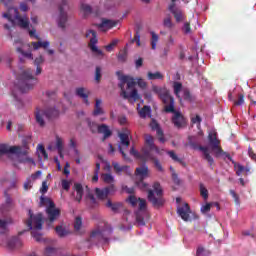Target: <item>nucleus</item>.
Segmentation results:
<instances>
[{
	"instance_id": "nucleus-1",
	"label": "nucleus",
	"mask_w": 256,
	"mask_h": 256,
	"mask_svg": "<svg viewBox=\"0 0 256 256\" xmlns=\"http://www.w3.org/2000/svg\"><path fill=\"white\" fill-rule=\"evenodd\" d=\"M119 87L121 89V95L124 99H129L130 101H138L139 92L135 89L137 83L140 89H147V82L142 78H136V81L131 76H120Z\"/></svg>"
},
{
	"instance_id": "nucleus-2",
	"label": "nucleus",
	"mask_w": 256,
	"mask_h": 256,
	"mask_svg": "<svg viewBox=\"0 0 256 256\" xmlns=\"http://www.w3.org/2000/svg\"><path fill=\"white\" fill-rule=\"evenodd\" d=\"M123 191L125 193H129V197L127 198V203L132 207H138L139 212L136 214V223L139 227H145V221H149V212L147 211V200L143 198H137V196L133 195L135 193L134 188H129L127 186H123Z\"/></svg>"
},
{
	"instance_id": "nucleus-3",
	"label": "nucleus",
	"mask_w": 256,
	"mask_h": 256,
	"mask_svg": "<svg viewBox=\"0 0 256 256\" xmlns=\"http://www.w3.org/2000/svg\"><path fill=\"white\" fill-rule=\"evenodd\" d=\"M2 17L10 23V25L4 24V28L8 31L11 27H14V25H18V27H21L22 29H27V27H29V18H27V16H20L19 10L15 7H9L7 12L2 14Z\"/></svg>"
},
{
	"instance_id": "nucleus-4",
	"label": "nucleus",
	"mask_w": 256,
	"mask_h": 256,
	"mask_svg": "<svg viewBox=\"0 0 256 256\" xmlns=\"http://www.w3.org/2000/svg\"><path fill=\"white\" fill-rule=\"evenodd\" d=\"M12 153L16 155L19 163H28V165L35 166V160L29 157V150L27 148H21L19 146H9L7 144L0 145V155H7Z\"/></svg>"
},
{
	"instance_id": "nucleus-5",
	"label": "nucleus",
	"mask_w": 256,
	"mask_h": 256,
	"mask_svg": "<svg viewBox=\"0 0 256 256\" xmlns=\"http://www.w3.org/2000/svg\"><path fill=\"white\" fill-rule=\"evenodd\" d=\"M152 91L160 97L161 101L164 103V109L166 113H171L175 109V100L172 98L171 94H169V90L167 88H161L159 86H153Z\"/></svg>"
},
{
	"instance_id": "nucleus-6",
	"label": "nucleus",
	"mask_w": 256,
	"mask_h": 256,
	"mask_svg": "<svg viewBox=\"0 0 256 256\" xmlns=\"http://www.w3.org/2000/svg\"><path fill=\"white\" fill-rule=\"evenodd\" d=\"M28 215L29 219L26 222V225L32 230V236L34 239L39 241L40 236L37 231H41V229H43V214H37L34 216L33 212L29 210Z\"/></svg>"
},
{
	"instance_id": "nucleus-7",
	"label": "nucleus",
	"mask_w": 256,
	"mask_h": 256,
	"mask_svg": "<svg viewBox=\"0 0 256 256\" xmlns=\"http://www.w3.org/2000/svg\"><path fill=\"white\" fill-rule=\"evenodd\" d=\"M135 185L142 191H147L149 189V184L145 183L143 180L151 177V172L149 171V167L146 164H142L137 167L135 170Z\"/></svg>"
},
{
	"instance_id": "nucleus-8",
	"label": "nucleus",
	"mask_w": 256,
	"mask_h": 256,
	"mask_svg": "<svg viewBox=\"0 0 256 256\" xmlns=\"http://www.w3.org/2000/svg\"><path fill=\"white\" fill-rule=\"evenodd\" d=\"M148 201H150L154 207H161V205L165 203V200H163V189L159 182H155L153 189L148 190Z\"/></svg>"
},
{
	"instance_id": "nucleus-9",
	"label": "nucleus",
	"mask_w": 256,
	"mask_h": 256,
	"mask_svg": "<svg viewBox=\"0 0 256 256\" xmlns=\"http://www.w3.org/2000/svg\"><path fill=\"white\" fill-rule=\"evenodd\" d=\"M35 83H37V78H35V75H33L30 69H27L22 73L18 89L21 93H27L29 89H33Z\"/></svg>"
},
{
	"instance_id": "nucleus-10",
	"label": "nucleus",
	"mask_w": 256,
	"mask_h": 256,
	"mask_svg": "<svg viewBox=\"0 0 256 256\" xmlns=\"http://www.w3.org/2000/svg\"><path fill=\"white\" fill-rule=\"evenodd\" d=\"M40 205L46 207V215L50 223H53L54 221H57V219H59L61 211L59 210V208L55 207V203H53L51 199L41 197Z\"/></svg>"
},
{
	"instance_id": "nucleus-11",
	"label": "nucleus",
	"mask_w": 256,
	"mask_h": 256,
	"mask_svg": "<svg viewBox=\"0 0 256 256\" xmlns=\"http://www.w3.org/2000/svg\"><path fill=\"white\" fill-rule=\"evenodd\" d=\"M85 37L89 39V47L92 53H94L95 57H99L100 59H102V57H105V53H103V50L97 47V32H95L94 30H87Z\"/></svg>"
},
{
	"instance_id": "nucleus-12",
	"label": "nucleus",
	"mask_w": 256,
	"mask_h": 256,
	"mask_svg": "<svg viewBox=\"0 0 256 256\" xmlns=\"http://www.w3.org/2000/svg\"><path fill=\"white\" fill-rule=\"evenodd\" d=\"M118 136L120 139V145L118 146V149L122 157H124V159H127V154H125V151L123 149H127L131 143V131L123 129L120 133H118Z\"/></svg>"
},
{
	"instance_id": "nucleus-13",
	"label": "nucleus",
	"mask_w": 256,
	"mask_h": 256,
	"mask_svg": "<svg viewBox=\"0 0 256 256\" xmlns=\"http://www.w3.org/2000/svg\"><path fill=\"white\" fill-rule=\"evenodd\" d=\"M208 139H209V143L212 147V151L214 152V155L216 157H223V156L227 155V153H225L223 151V149H221V142L219 141V139H217L216 132H211L208 136Z\"/></svg>"
},
{
	"instance_id": "nucleus-14",
	"label": "nucleus",
	"mask_w": 256,
	"mask_h": 256,
	"mask_svg": "<svg viewBox=\"0 0 256 256\" xmlns=\"http://www.w3.org/2000/svg\"><path fill=\"white\" fill-rule=\"evenodd\" d=\"M145 143L146 146L143 148V155L145 157V152L148 151L151 155L156 153V155H163V150H160L155 144L153 143V136L146 134L145 135Z\"/></svg>"
},
{
	"instance_id": "nucleus-15",
	"label": "nucleus",
	"mask_w": 256,
	"mask_h": 256,
	"mask_svg": "<svg viewBox=\"0 0 256 256\" xmlns=\"http://www.w3.org/2000/svg\"><path fill=\"white\" fill-rule=\"evenodd\" d=\"M54 19H56V23L58 27L61 29H65L67 26V21H69V15L67 14V10L60 8L58 13L54 15Z\"/></svg>"
},
{
	"instance_id": "nucleus-16",
	"label": "nucleus",
	"mask_w": 256,
	"mask_h": 256,
	"mask_svg": "<svg viewBox=\"0 0 256 256\" xmlns=\"http://www.w3.org/2000/svg\"><path fill=\"white\" fill-rule=\"evenodd\" d=\"M177 213L183 221H192L194 214L191 212V208H189V204H184L177 208Z\"/></svg>"
},
{
	"instance_id": "nucleus-17",
	"label": "nucleus",
	"mask_w": 256,
	"mask_h": 256,
	"mask_svg": "<svg viewBox=\"0 0 256 256\" xmlns=\"http://www.w3.org/2000/svg\"><path fill=\"white\" fill-rule=\"evenodd\" d=\"M76 97L82 99L83 103L89 107L91 103L89 102V95H91V91L85 87H77L75 89Z\"/></svg>"
},
{
	"instance_id": "nucleus-18",
	"label": "nucleus",
	"mask_w": 256,
	"mask_h": 256,
	"mask_svg": "<svg viewBox=\"0 0 256 256\" xmlns=\"http://www.w3.org/2000/svg\"><path fill=\"white\" fill-rule=\"evenodd\" d=\"M101 241H107L105 238V230L101 228H95L90 234L89 242L99 243Z\"/></svg>"
},
{
	"instance_id": "nucleus-19",
	"label": "nucleus",
	"mask_w": 256,
	"mask_h": 256,
	"mask_svg": "<svg viewBox=\"0 0 256 256\" xmlns=\"http://www.w3.org/2000/svg\"><path fill=\"white\" fill-rule=\"evenodd\" d=\"M14 45L16 47L17 53H21L22 57H26V59H33V54L31 52H25V49L31 47L29 44H23L21 40H15Z\"/></svg>"
},
{
	"instance_id": "nucleus-20",
	"label": "nucleus",
	"mask_w": 256,
	"mask_h": 256,
	"mask_svg": "<svg viewBox=\"0 0 256 256\" xmlns=\"http://www.w3.org/2000/svg\"><path fill=\"white\" fill-rule=\"evenodd\" d=\"M117 23H119L116 20H109L103 18L100 24H96V27L99 29V31H102L103 33L109 31V29H113V27H117Z\"/></svg>"
},
{
	"instance_id": "nucleus-21",
	"label": "nucleus",
	"mask_w": 256,
	"mask_h": 256,
	"mask_svg": "<svg viewBox=\"0 0 256 256\" xmlns=\"http://www.w3.org/2000/svg\"><path fill=\"white\" fill-rule=\"evenodd\" d=\"M115 191H116V189H115L114 185H111L104 189H99V188L95 189V193H96L98 199H101V200L107 199V197H109V195H113V193H115Z\"/></svg>"
},
{
	"instance_id": "nucleus-22",
	"label": "nucleus",
	"mask_w": 256,
	"mask_h": 256,
	"mask_svg": "<svg viewBox=\"0 0 256 256\" xmlns=\"http://www.w3.org/2000/svg\"><path fill=\"white\" fill-rule=\"evenodd\" d=\"M175 1L177 0H172V4L169 6V11H171L172 14L174 15L176 23H181V21L185 19V16L183 15V11H181V9L175 7Z\"/></svg>"
},
{
	"instance_id": "nucleus-23",
	"label": "nucleus",
	"mask_w": 256,
	"mask_h": 256,
	"mask_svg": "<svg viewBox=\"0 0 256 256\" xmlns=\"http://www.w3.org/2000/svg\"><path fill=\"white\" fill-rule=\"evenodd\" d=\"M143 159L144 161H153L157 171H160L161 173H163V166L161 165V162H159V159L155 157V153L150 154L149 151H146Z\"/></svg>"
},
{
	"instance_id": "nucleus-24",
	"label": "nucleus",
	"mask_w": 256,
	"mask_h": 256,
	"mask_svg": "<svg viewBox=\"0 0 256 256\" xmlns=\"http://www.w3.org/2000/svg\"><path fill=\"white\" fill-rule=\"evenodd\" d=\"M172 116V123L175 127H183L185 125V117L181 112L174 110Z\"/></svg>"
},
{
	"instance_id": "nucleus-25",
	"label": "nucleus",
	"mask_w": 256,
	"mask_h": 256,
	"mask_svg": "<svg viewBox=\"0 0 256 256\" xmlns=\"http://www.w3.org/2000/svg\"><path fill=\"white\" fill-rule=\"evenodd\" d=\"M36 122L40 127H45V119H47V112L45 110L38 109L35 113Z\"/></svg>"
},
{
	"instance_id": "nucleus-26",
	"label": "nucleus",
	"mask_w": 256,
	"mask_h": 256,
	"mask_svg": "<svg viewBox=\"0 0 256 256\" xmlns=\"http://www.w3.org/2000/svg\"><path fill=\"white\" fill-rule=\"evenodd\" d=\"M101 105H103V100L96 99L94 111L92 113L94 117H99V115H105V110H103V107Z\"/></svg>"
},
{
	"instance_id": "nucleus-27",
	"label": "nucleus",
	"mask_w": 256,
	"mask_h": 256,
	"mask_svg": "<svg viewBox=\"0 0 256 256\" xmlns=\"http://www.w3.org/2000/svg\"><path fill=\"white\" fill-rule=\"evenodd\" d=\"M199 151L203 153V157L209 163V165H213L214 160L211 154L209 153V148L205 146H200Z\"/></svg>"
},
{
	"instance_id": "nucleus-28",
	"label": "nucleus",
	"mask_w": 256,
	"mask_h": 256,
	"mask_svg": "<svg viewBox=\"0 0 256 256\" xmlns=\"http://www.w3.org/2000/svg\"><path fill=\"white\" fill-rule=\"evenodd\" d=\"M150 127H151V129H153V131L157 132V135L159 137V141H161V143H164L165 139H163V131L161 129H159V124L155 120H153L150 123Z\"/></svg>"
},
{
	"instance_id": "nucleus-29",
	"label": "nucleus",
	"mask_w": 256,
	"mask_h": 256,
	"mask_svg": "<svg viewBox=\"0 0 256 256\" xmlns=\"http://www.w3.org/2000/svg\"><path fill=\"white\" fill-rule=\"evenodd\" d=\"M100 179L107 185H113L115 183V176L111 173H102Z\"/></svg>"
},
{
	"instance_id": "nucleus-30",
	"label": "nucleus",
	"mask_w": 256,
	"mask_h": 256,
	"mask_svg": "<svg viewBox=\"0 0 256 256\" xmlns=\"http://www.w3.org/2000/svg\"><path fill=\"white\" fill-rule=\"evenodd\" d=\"M45 112H46V118L50 120L57 119V117H59L60 115V112L59 110H57V108H49Z\"/></svg>"
},
{
	"instance_id": "nucleus-31",
	"label": "nucleus",
	"mask_w": 256,
	"mask_h": 256,
	"mask_svg": "<svg viewBox=\"0 0 256 256\" xmlns=\"http://www.w3.org/2000/svg\"><path fill=\"white\" fill-rule=\"evenodd\" d=\"M55 231H56V234L58 235V237H67V235H69V233H70L69 228H67L63 225L57 226L55 228Z\"/></svg>"
},
{
	"instance_id": "nucleus-32",
	"label": "nucleus",
	"mask_w": 256,
	"mask_h": 256,
	"mask_svg": "<svg viewBox=\"0 0 256 256\" xmlns=\"http://www.w3.org/2000/svg\"><path fill=\"white\" fill-rule=\"evenodd\" d=\"M98 133H101L102 135H104V139H107L112 135L111 130L109 129V126L105 124H102L99 126Z\"/></svg>"
},
{
	"instance_id": "nucleus-33",
	"label": "nucleus",
	"mask_w": 256,
	"mask_h": 256,
	"mask_svg": "<svg viewBox=\"0 0 256 256\" xmlns=\"http://www.w3.org/2000/svg\"><path fill=\"white\" fill-rule=\"evenodd\" d=\"M112 166L114 168L115 173H123V172L129 173V166H121L117 162H113Z\"/></svg>"
},
{
	"instance_id": "nucleus-34",
	"label": "nucleus",
	"mask_w": 256,
	"mask_h": 256,
	"mask_svg": "<svg viewBox=\"0 0 256 256\" xmlns=\"http://www.w3.org/2000/svg\"><path fill=\"white\" fill-rule=\"evenodd\" d=\"M75 199L76 201H81L83 199V186L81 184H75Z\"/></svg>"
},
{
	"instance_id": "nucleus-35",
	"label": "nucleus",
	"mask_w": 256,
	"mask_h": 256,
	"mask_svg": "<svg viewBox=\"0 0 256 256\" xmlns=\"http://www.w3.org/2000/svg\"><path fill=\"white\" fill-rule=\"evenodd\" d=\"M74 229L77 233H80V231L83 229V218L80 216H77L74 220Z\"/></svg>"
},
{
	"instance_id": "nucleus-36",
	"label": "nucleus",
	"mask_w": 256,
	"mask_h": 256,
	"mask_svg": "<svg viewBox=\"0 0 256 256\" xmlns=\"http://www.w3.org/2000/svg\"><path fill=\"white\" fill-rule=\"evenodd\" d=\"M37 154L39 159H49V156L47 155V151H45V147L43 145L39 144L37 147Z\"/></svg>"
},
{
	"instance_id": "nucleus-37",
	"label": "nucleus",
	"mask_w": 256,
	"mask_h": 256,
	"mask_svg": "<svg viewBox=\"0 0 256 256\" xmlns=\"http://www.w3.org/2000/svg\"><path fill=\"white\" fill-rule=\"evenodd\" d=\"M139 115L142 119H146V117H151V107L144 106L141 110H139Z\"/></svg>"
},
{
	"instance_id": "nucleus-38",
	"label": "nucleus",
	"mask_w": 256,
	"mask_h": 256,
	"mask_svg": "<svg viewBox=\"0 0 256 256\" xmlns=\"http://www.w3.org/2000/svg\"><path fill=\"white\" fill-rule=\"evenodd\" d=\"M45 61V59L43 58V56H39L34 60V64L37 66L36 68V72L35 75H41V67H39V65L43 64Z\"/></svg>"
},
{
	"instance_id": "nucleus-39",
	"label": "nucleus",
	"mask_w": 256,
	"mask_h": 256,
	"mask_svg": "<svg viewBox=\"0 0 256 256\" xmlns=\"http://www.w3.org/2000/svg\"><path fill=\"white\" fill-rule=\"evenodd\" d=\"M213 205H219V203L217 202H211V203H206L204 205L201 206V213H203L204 215H206V213H209V211H211V207H213Z\"/></svg>"
},
{
	"instance_id": "nucleus-40",
	"label": "nucleus",
	"mask_w": 256,
	"mask_h": 256,
	"mask_svg": "<svg viewBox=\"0 0 256 256\" xmlns=\"http://www.w3.org/2000/svg\"><path fill=\"white\" fill-rule=\"evenodd\" d=\"M56 149H58L60 157H63V138L59 136H56Z\"/></svg>"
},
{
	"instance_id": "nucleus-41",
	"label": "nucleus",
	"mask_w": 256,
	"mask_h": 256,
	"mask_svg": "<svg viewBox=\"0 0 256 256\" xmlns=\"http://www.w3.org/2000/svg\"><path fill=\"white\" fill-rule=\"evenodd\" d=\"M163 26L166 29H173L175 27V24L173 23V21L171 20V16H167L164 18L163 20Z\"/></svg>"
},
{
	"instance_id": "nucleus-42",
	"label": "nucleus",
	"mask_w": 256,
	"mask_h": 256,
	"mask_svg": "<svg viewBox=\"0 0 256 256\" xmlns=\"http://www.w3.org/2000/svg\"><path fill=\"white\" fill-rule=\"evenodd\" d=\"M148 79L150 81H155V79H163V74H161V72H148Z\"/></svg>"
},
{
	"instance_id": "nucleus-43",
	"label": "nucleus",
	"mask_w": 256,
	"mask_h": 256,
	"mask_svg": "<svg viewBox=\"0 0 256 256\" xmlns=\"http://www.w3.org/2000/svg\"><path fill=\"white\" fill-rule=\"evenodd\" d=\"M22 243L21 240L17 239V238H13L9 243H8V247H10V249H17V247H21Z\"/></svg>"
},
{
	"instance_id": "nucleus-44",
	"label": "nucleus",
	"mask_w": 256,
	"mask_h": 256,
	"mask_svg": "<svg viewBox=\"0 0 256 256\" xmlns=\"http://www.w3.org/2000/svg\"><path fill=\"white\" fill-rule=\"evenodd\" d=\"M87 123H88V127L92 133H98L100 126L97 125V123L91 121L90 119L87 120Z\"/></svg>"
},
{
	"instance_id": "nucleus-45",
	"label": "nucleus",
	"mask_w": 256,
	"mask_h": 256,
	"mask_svg": "<svg viewBox=\"0 0 256 256\" xmlns=\"http://www.w3.org/2000/svg\"><path fill=\"white\" fill-rule=\"evenodd\" d=\"M55 255H57V249L51 246H48L45 248L43 256H55Z\"/></svg>"
},
{
	"instance_id": "nucleus-46",
	"label": "nucleus",
	"mask_w": 256,
	"mask_h": 256,
	"mask_svg": "<svg viewBox=\"0 0 256 256\" xmlns=\"http://www.w3.org/2000/svg\"><path fill=\"white\" fill-rule=\"evenodd\" d=\"M200 194L201 197H203L204 201H207V199H209V191L203 184H200Z\"/></svg>"
},
{
	"instance_id": "nucleus-47",
	"label": "nucleus",
	"mask_w": 256,
	"mask_h": 256,
	"mask_svg": "<svg viewBox=\"0 0 256 256\" xmlns=\"http://www.w3.org/2000/svg\"><path fill=\"white\" fill-rule=\"evenodd\" d=\"M210 252L209 250H206L203 248V246H199L196 250V256H209Z\"/></svg>"
},
{
	"instance_id": "nucleus-48",
	"label": "nucleus",
	"mask_w": 256,
	"mask_h": 256,
	"mask_svg": "<svg viewBox=\"0 0 256 256\" xmlns=\"http://www.w3.org/2000/svg\"><path fill=\"white\" fill-rule=\"evenodd\" d=\"M80 11H82L84 15H89L92 11V8L89 6V4L81 3Z\"/></svg>"
},
{
	"instance_id": "nucleus-49",
	"label": "nucleus",
	"mask_w": 256,
	"mask_h": 256,
	"mask_svg": "<svg viewBox=\"0 0 256 256\" xmlns=\"http://www.w3.org/2000/svg\"><path fill=\"white\" fill-rule=\"evenodd\" d=\"M173 89H174V94L176 95V97L179 98V94L181 93V90L183 89V85L179 82H174Z\"/></svg>"
},
{
	"instance_id": "nucleus-50",
	"label": "nucleus",
	"mask_w": 256,
	"mask_h": 256,
	"mask_svg": "<svg viewBox=\"0 0 256 256\" xmlns=\"http://www.w3.org/2000/svg\"><path fill=\"white\" fill-rule=\"evenodd\" d=\"M152 39H151V45L152 49H157V43L159 41V35L155 34V32H151Z\"/></svg>"
},
{
	"instance_id": "nucleus-51",
	"label": "nucleus",
	"mask_w": 256,
	"mask_h": 256,
	"mask_svg": "<svg viewBox=\"0 0 256 256\" xmlns=\"http://www.w3.org/2000/svg\"><path fill=\"white\" fill-rule=\"evenodd\" d=\"M234 164V168H235V171H236V175H241L242 173H245V167L241 164H237L235 162H233Z\"/></svg>"
},
{
	"instance_id": "nucleus-52",
	"label": "nucleus",
	"mask_w": 256,
	"mask_h": 256,
	"mask_svg": "<svg viewBox=\"0 0 256 256\" xmlns=\"http://www.w3.org/2000/svg\"><path fill=\"white\" fill-rule=\"evenodd\" d=\"M117 43H119V40L114 39L110 44L105 46L106 51H108V53H111V51H113V49H115V47L117 46Z\"/></svg>"
},
{
	"instance_id": "nucleus-53",
	"label": "nucleus",
	"mask_w": 256,
	"mask_h": 256,
	"mask_svg": "<svg viewBox=\"0 0 256 256\" xmlns=\"http://www.w3.org/2000/svg\"><path fill=\"white\" fill-rule=\"evenodd\" d=\"M106 207H108L112 211H118L119 207H121V204H113L111 200H108L106 203Z\"/></svg>"
},
{
	"instance_id": "nucleus-54",
	"label": "nucleus",
	"mask_w": 256,
	"mask_h": 256,
	"mask_svg": "<svg viewBox=\"0 0 256 256\" xmlns=\"http://www.w3.org/2000/svg\"><path fill=\"white\" fill-rule=\"evenodd\" d=\"M182 31L184 35H191V24L189 22H185Z\"/></svg>"
},
{
	"instance_id": "nucleus-55",
	"label": "nucleus",
	"mask_w": 256,
	"mask_h": 256,
	"mask_svg": "<svg viewBox=\"0 0 256 256\" xmlns=\"http://www.w3.org/2000/svg\"><path fill=\"white\" fill-rule=\"evenodd\" d=\"M61 185H62V189H64V191H69V189H71V181H69V180L62 179Z\"/></svg>"
},
{
	"instance_id": "nucleus-56",
	"label": "nucleus",
	"mask_w": 256,
	"mask_h": 256,
	"mask_svg": "<svg viewBox=\"0 0 256 256\" xmlns=\"http://www.w3.org/2000/svg\"><path fill=\"white\" fill-rule=\"evenodd\" d=\"M130 155H133L137 159H142V161H145V159L143 158L144 154L142 153V155H140L139 152H137L136 149L133 147L130 149Z\"/></svg>"
},
{
	"instance_id": "nucleus-57",
	"label": "nucleus",
	"mask_w": 256,
	"mask_h": 256,
	"mask_svg": "<svg viewBox=\"0 0 256 256\" xmlns=\"http://www.w3.org/2000/svg\"><path fill=\"white\" fill-rule=\"evenodd\" d=\"M167 153L169 157L175 161V163H181V158L177 157V154L174 151H168Z\"/></svg>"
},
{
	"instance_id": "nucleus-58",
	"label": "nucleus",
	"mask_w": 256,
	"mask_h": 256,
	"mask_svg": "<svg viewBox=\"0 0 256 256\" xmlns=\"http://www.w3.org/2000/svg\"><path fill=\"white\" fill-rule=\"evenodd\" d=\"M42 172L41 170H38L36 173L32 174L28 179H30V181L35 182L37 181V179H39V177H41Z\"/></svg>"
},
{
	"instance_id": "nucleus-59",
	"label": "nucleus",
	"mask_w": 256,
	"mask_h": 256,
	"mask_svg": "<svg viewBox=\"0 0 256 256\" xmlns=\"http://www.w3.org/2000/svg\"><path fill=\"white\" fill-rule=\"evenodd\" d=\"M95 81L99 83L101 81V67L97 66L95 71Z\"/></svg>"
},
{
	"instance_id": "nucleus-60",
	"label": "nucleus",
	"mask_w": 256,
	"mask_h": 256,
	"mask_svg": "<svg viewBox=\"0 0 256 256\" xmlns=\"http://www.w3.org/2000/svg\"><path fill=\"white\" fill-rule=\"evenodd\" d=\"M31 187H33V181L31 179L27 178L24 183L25 191H29V189H31Z\"/></svg>"
},
{
	"instance_id": "nucleus-61",
	"label": "nucleus",
	"mask_w": 256,
	"mask_h": 256,
	"mask_svg": "<svg viewBox=\"0 0 256 256\" xmlns=\"http://www.w3.org/2000/svg\"><path fill=\"white\" fill-rule=\"evenodd\" d=\"M70 167L71 165L69 164V162H66L63 170V174L66 175V177H69V175H71V170H69Z\"/></svg>"
},
{
	"instance_id": "nucleus-62",
	"label": "nucleus",
	"mask_w": 256,
	"mask_h": 256,
	"mask_svg": "<svg viewBox=\"0 0 256 256\" xmlns=\"http://www.w3.org/2000/svg\"><path fill=\"white\" fill-rule=\"evenodd\" d=\"M9 221L0 219V229L1 231H5L7 229V225H9Z\"/></svg>"
},
{
	"instance_id": "nucleus-63",
	"label": "nucleus",
	"mask_w": 256,
	"mask_h": 256,
	"mask_svg": "<svg viewBox=\"0 0 256 256\" xmlns=\"http://www.w3.org/2000/svg\"><path fill=\"white\" fill-rule=\"evenodd\" d=\"M41 193H47L49 191V186L47 185V181L42 182V187L40 189Z\"/></svg>"
},
{
	"instance_id": "nucleus-64",
	"label": "nucleus",
	"mask_w": 256,
	"mask_h": 256,
	"mask_svg": "<svg viewBox=\"0 0 256 256\" xmlns=\"http://www.w3.org/2000/svg\"><path fill=\"white\" fill-rule=\"evenodd\" d=\"M230 195L233 197L236 205H239V195H237L234 190H230Z\"/></svg>"
}]
</instances>
